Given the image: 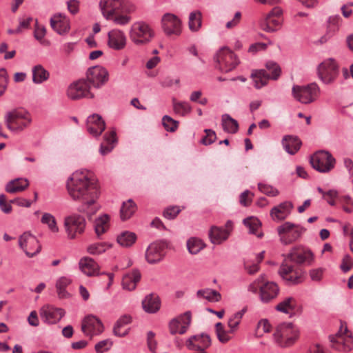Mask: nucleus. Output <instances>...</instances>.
I'll return each mask as SVG.
<instances>
[{"mask_svg": "<svg viewBox=\"0 0 353 353\" xmlns=\"http://www.w3.org/2000/svg\"><path fill=\"white\" fill-rule=\"evenodd\" d=\"M338 193L334 190H330L324 194V199L330 205H335V199L337 197Z\"/></svg>", "mask_w": 353, "mask_h": 353, "instance_id": "nucleus-64", "label": "nucleus"}, {"mask_svg": "<svg viewBox=\"0 0 353 353\" xmlns=\"http://www.w3.org/2000/svg\"><path fill=\"white\" fill-rule=\"evenodd\" d=\"M64 229L68 239L72 240L85 232V219L78 214H73L64 218Z\"/></svg>", "mask_w": 353, "mask_h": 353, "instance_id": "nucleus-5", "label": "nucleus"}, {"mask_svg": "<svg viewBox=\"0 0 353 353\" xmlns=\"http://www.w3.org/2000/svg\"><path fill=\"white\" fill-rule=\"evenodd\" d=\"M187 249L191 254H197L205 247V243L196 237L190 238L186 243Z\"/></svg>", "mask_w": 353, "mask_h": 353, "instance_id": "nucleus-41", "label": "nucleus"}, {"mask_svg": "<svg viewBox=\"0 0 353 353\" xmlns=\"http://www.w3.org/2000/svg\"><path fill=\"white\" fill-rule=\"evenodd\" d=\"M279 293V288L274 282L267 281L260 286V299L268 303L275 299Z\"/></svg>", "mask_w": 353, "mask_h": 353, "instance_id": "nucleus-22", "label": "nucleus"}, {"mask_svg": "<svg viewBox=\"0 0 353 353\" xmlns=\"http://www.w3.org/2000/svg\"><path fill=\"white\" fill-rule=\"evenodd\" d=\"M296 300L292 297H287L281 301L276 306V310L285 314H289L296 308Z\"/></svg>", "mask_w": 353, "mask_h": 353, "instance_id": "nucleus-44", "label": "nucleus"}, {"mask_svg": "<svg viewBox=\"0 0 353 353\" xmlns=\"http://www.w3.org/2000/svg\"><path fill=\"white\" fill-rule=\"evenodd\" d=\"M310 163L316 171L327 173L334 168L336 159L330 152L319 150L310 157Z\"/></svg>", "mask_w": 353, "mask_h": 353, "instance_id": "nucleus-4", "label": "nucleus"}, {"mask_svg": "<svg viewBox=\"0 0 353 353\" xmlns=\"http://www.w3.org/2000/svg\"><path fill=\"white\" fill-rule=\"evenodd\" d=\"M251 77L254 81V86L256 89H260L267 85L270 80V74L265 69L256 70L252 72Z\"/></svg>", "mask_w": 353, "mask_h": 353, "instance_id": "nucleus-36", "label": "nucleus"}, {"mask_svg": "<svg viewBox=\"0 0 353 353\" xmlns=\"http://www.w3.org/2000/svg\"><path fill=\"white\" fill-rule=\"evenodd\" d=\"M117 142L116 132L112 130L104 135V143L100 145L99 152L101 155H105L110 153L114 147V143Z\"/></svg>", "mask_w": 353, "mask_h": 353, "instance_id": "nucleus-35", "label": "nucleus"}, {"mask_svg": "<svg viewBox=\"0 0 353 353\" xmlns=\"http://www.w3.org/2000/svg\"><path fill=\"white\" fill-rule=\"evenodd\" d=\"M211 345L210 336L201 334L190 336L186 341V346L190 350L205 352Z\"/></svg>", "mask_w": 353, "mask_h": 353, "instance_id": "nucleus-16", "label": "nucleus"}, {"mask_svg": "<svg viewBox=\"0 0 353 353\" xmlns=\"http://www.w3.org/2000/svg\"><path fill=\"white\" fill-rule=\"evenodd\" d=\"M7 128L11 131L21 128L22 125V110L20 108L8 112L5 116Z\"/></svg>", "mask_w": 353, "mask_h": 353, "instance_id": "nucleus-29", "label": "nucleus"}, {"mask_svg": "<svg viewBox=\"0 0 353 353\" xmlns=\"http://www.w3.org/2000/svg\"><path fill=\"white\" fill-rule=\"evenodd\" d=\"M90 88L87 81L81 79L71 83L67 89V96L77 100L83 97L92 99L94 94L90 92Z\"/></svg>", "mask_w": 353, "mask_h": 353, "instance_id": "nucleus-13", "label": "nucleus"}, {"mask_svg": "<svg viewBox=\"0 0 353 353\" xmlns=\"http://www.w3.org/2000/svg\"><path fill=\"white\" fill-rule=\"evenodd\" d=\"M165 246L162 243L153 242L149 245L145 252V259L149 263H156L161 261L164 255Z\"/></svg>", "mask_w": 353, "mask_h": 353, "instance_id": "nucleus-21", "label": "nucleus"}, {"mask_svg": "<svg viewBox=\"0 0 353 353\" xmlns=\"http://www.w3.org/2000/svg\"><path fill=\"white\" fill-rule=\"evenodd\" d=\"M243 223L248 228L249 233L254 234L259 238L263 236V233L258 231L260 229L261 223L257 218L253 216L248 217L244 219Z\"/></svg>", "mask_w": 353, "mask_h": 353, "instance_id": "nucleus-40", "label": "nucleus"}, {"mask_svg": "<svg viewBox=\"0 0 353 353\" xmlns=\"http://www.w3.org/2000/svg\"><path fill=\"white\" fill-rule=\"evenodd\" d=\"M180 212L181 209L178 206H171L164 211L163 215L166 219L172 220L176 218Z\"/></svg>", "mask_w": 353, "mask_h": 353, "instance_id": "nucleus-59", "label": "nucleus"}, {"mask_svg": "<svg viewBox=\"0 0 353 353\" xmlns=\"http://www.w3.org/2000/svg\"><path fill=\"white\" fill-rule=\"evenodd\" d=\"M162 28L167 35H176L181 34V21L179 17L172 13H165L161 19Z\"/></svg>", "mask_w": 353, "mask_h": 353, "instance_id": "nucleus-14", "label": "nucleus"}, {"mask_svg": "<svg viewBox=\"0 0 353 353\" xmlns=\"http://www.w3.org/2000/svg\"><path fill=\"white\" fill-rule=\"evenodd\" d=\"M141 273L137 270H134L130 273L123 276L122 279V287L123 289L132 291L134 290L137 284L141 279Z\"/></svg>", "mask_w": 353, "mask_h": 353, "instance_id": "nucleus-33", "label": "nucleus"}, {"mask_svg": "<svg viewBox=\"0 0 353 353\" xmlns=\"http://www.w3.org/2000/svg\"><path fill=\"white\" fill-rule=\"evenodd\" d=\"M65 314L61 308H56L50 305H45L40 310V316L42 321L48 324H54Z\"/></svg>", "mask_w": 353, "mask_h": 353, "instance_id": "nucleus-17", "label": "nucleus"}, {"mask_svg": "<svg viewBox=\"0 0 353 353\" xmlns=\"http://www.w3.org/2000/svg\"><path fill=\"white\" fill-rule=\"evenodd\" d=\"M15 200H10V203H7L6 195L0 194V209L6 214H8L12 211L10 203H14Z\"/></svg>", "mask_w": 353, "mask_h": 353, "instance_id": "nucleus-57", "label": "nucleus"}, {"mask_svg": "<svg viewBox=\"0 0 353 353\" xmlns=\"http://www.w3.org/2000/svg\"><path fill=\"white\" fill-rule=\"evenodd\" d=\"M72 282L70 277L62 276L59 278L56 283L57 293L61 298H65L68 294L65 289Z\"/></svg>", "mask_w": 353, "mask_h": 353, "instance_id": "nucleus-52", "label": "nucleus"}, {"mask_svg": "<svg viewBox=\"0 0 353 353\" xmlns=\"http://www.w3.org/2000/svg\"><path fill=\"white\" fill-rule=\"evenodd\" d=\"M162 124L165 130L168 132H174L178 127V122L168 115L163 116Z\"/></svg>", "mask_w": 353, "mask_h": 353, "instance_id": "nucleus-54", "label": "nucleus"}, {"mask_svg": "<svg viewBox=\"0 0 353 353\" xmlns=\"http://www.w3.org/2000/svg\"><path fill=\"white\" fill-rule=\"evenodd\" d=\"M197 296L205 299L210 302H218L221 298V294L219 292L210 288L198 290Z\"/></svg>", "mask_w": 353, "mask_h": 353, "instance_id": "nucleus-46", "label": "nucleus"}, {"mask_svg": "<svg viewBox=\"0 0 353 353\" xmlns=\"http://www.w3.org/2000/svg\"><path fill=\"white\" fill-rule=\"evenodd\" d=\"M8 85L7 72L4 68L0 69V96L2 95Z\"/></svg>", "mask_w": 353, "mask_h": 353, "instance_id": "nucleus-60", "label": "nucleus"}, {"mask_svg": "<svg viewBox=\"0 0 353 353\" xmlns=\"http://www.w3.org/2000/svg\"><path fill=\"white\" fill-rule=\"evenodd\" d=\"M192 322V313L187 311L171 319L168 323L169 332L172 335L184 334Z\"/></svg>", "mask_w": 353, "mask_h": 353, "instance_id": "nucleus-10", "label": "nucleus"}, {"mask_svg": "<svg viewBox=\"0 0 353 353\" xmlns=\"http://www.w3.org/2000/svg\"><path fill=\"white\" fill-rule=\"evenodd\" d=\"M79 267L80 270L88 276H96L103 274L101 273L98 263L88 256L83 257L79 260Z\"/></svg>", "mask_w": 353, "mask_h": 353, "instance_id": "nucleus-24", "label": "nucleus"}, {"mask_svg": "<svg viewBox=\"0 0 353 353\" xmlns=\"http://www.w3.org/2000/svg\"><path fill=\"white\" fill-rule=\"evenodd\" d=\"M155 334L152 331H149L147 333V343L148 347L150 349V350L152 352H154L156 347H157V341L154 339Z\"/></svg>", "mask_w": 353, "mask_h": 353, "instance_id": "nucleus-62", "label": "nucleus"}, {"mask_svg": "<svg viewBox=\"0 0 353 353\" xmlns=\"http://www.w3.org/2000/svg\"><path fill=\"white\" fill-rule=\"evenodd\" d=\"M123 4V0H101L99 6L103 17L106 19H111L114 14L120 10Z\"/></svg>", "mask_w": 353, "mask_h": 353, "instance_id": "nucleus-27", "label": "nucleus"}, {"mask_svg": "<svg viewBox=\"0 0 353 353\" xmlns=\"http://www.w3.org/2000/svg\"><path fill=\"white\" fill-rule=\"evenodd\" d=\"M329 338L332 347L338 351L349 352L353 349V338L350 335L336 334Z\"/></svg>", "mask_w": 353, "mask_h": 353, "instance_id": "nucleus-23", "label": "nucleus"}, {"mask_svg": "<svg viewBox=\"0 0 353 353\" xmlns=\"http://www.w3.org/2000/svg\"><path fill=\"white\" fill-rule=\"evenodd\" d=\"M110 248L111 245L106 242L93 243L87 247V252L92 255H100Z\"/></svg>", "mask_w": 353, "mask_h": 353, "instance_id": "nucleus-45", "label": "nucleus"}, {"mask_svg": "<svg viewBox=\"0 0 353 353\" xmlns=\"http://www.w3.org/2000/svg\"><path fill=\"white\" fill-rule=\"evenodd\" d=\"M218 68L223 72L233 70L240 63L237 56L228 47L221 48L214 55Z\"/></svg>", "mask_w": 353, "mask_h": 353, "instance_id": "nucleus-6", "label": "nucleus"}, {"mask_svg": "<svg viewBox=\"0 0 353 353\" xmlns=\"http://www.w3.org/2000/svg\"><path fill=\"white\" fill-rule=\"evenodd\" d=\"M41 222L46 225L50 231L53 233H57L59 230L55 217L50 213H44L41 219Z\"/></svg>", "mask_w": 353, "mask_h": 353, "instance_id": "nucleus-50", "label": "nucleus"}, {"mask_svg": "<svg viewBox=\"0 0 353 353\" xmlns=\"http://www.w3.org/2000/svg\"><path fill=\"white\" fill-rule=\"evenodd\" d=\"M67 8L72 14H76L79 11L80 2L78 0H69L67 1Z\"/></svg>", "mask_w": 353, "mask_h": 353, "instance_id": "nucleus-63", "label": "nucleus"}, {"mask_svg": "<svg viewBox=\"0 0 353 353\" xmlns=\"http://www.w3.org/2000/svg\"><path fill=\"white\" fill-rule=\"evenodd\" d=\"M108 44L110 48L119 50L126 45V37L123 32L119 30H112L108 32Z\"/></svg>", "mask_w": 353, "mask_h": 353, "instance_id": "nucleus-28", "label": "nucleus"}, {"mask_svg": "<svg viewBox=\"0 0 353 353\" xmlns=\"http://www.w3.org/2000/svg\"><path fill=\"white\" fill-rule=\"evenodd\" d=\"M205 132L206 135L202 139L201 143L205 145H210L214 143L216 139L215 132L210 129H205Z\"/></svg>", "mask_w": 353, "mask_h": 353, "instance_id": "nucleus-56", "label": "nucleus"}, {"mask_svg": "<svg viewBox=\"0 0 353 353\" xmlns=\"http://www.w3.org/2000/svg\"><path fill=\"white\" fill-rule=\"evenodd\" d=\"M319 78L325 84L333 83L339 75V65L332 58L325 59L317 68Z\"/></svg>", "mask_w": 353, "mask_h": 353, "instance_id": "nucleus-9", "label": "nucleus"}, {"mask_svg": "<svg viewBox=\"0 0 353 353\" xmlns=\"http://www.w3.org/2000/svg\"><path fill=\"white\" fill-rule=\"evenodd\" d=\"M110 227V216L103 214L99 216L94 221V228L98 237L105 233Z\"/></svg>", "mask_w": 353, "mask_h": 353, "instance_id": "nucleus-37", "label": "nucleus"}, {"mask_svg": "<svg viewBox=\"0 0 353 353\" xmlns=\"http://www.w3.org/2000/svg\"><path fill=\"white\" fill-rule=\"evenodd\" d=\"M142 307L147 313H156L161 307V301L159 296L154 294L147 295L142 301Z\"/></svg>", "mask_w": 353, "mask_h": 353, "instance_id": "nucleus-30", "label": "nucleus"}, {"mask_svg": "<svg viewBox=\"0 0 353 353\" xmlns=\"http://www.w3.org/2000/svg\"><path fill=\"white\" fill-rule=\"evenodd\" d=\"M108 80L109 72L105 68L101 65L91 67L87 72L88 83L97 89L103 87Z\"/></svg>", "mask_w": 353, "mask_h": 353, "instance_id": "nucleus-11", "label": "nucleus"}, {"mask_svg": "<svg viewBox=\"0 0 353 353\" xmlns=\"http://www.w3.org/2000/svg\"><path fill=\"white\" fill-rule=\"evenodd\" d=\"M32 81L36 84H40L49 79L50 73L41 65L32 68Z\"/></svg>", "mask_w": 353, "mask_h": 353, "instance_id": "nucleus-38", "label": "nucleus"}, {"mask_svg": "<svg viewBox=\"0 0 353 353\" xmlns=\"http://www.w3.org/2000/svg\"><path fill=\"white\" fill-rule=\"evenodd\" d=\"M274 336L281 345L289 346L298 338L299 330L292 323H283L276 327Z\"/></svg>", "mask_w": 353, "mask_h": 353, "instance_id": "nucleus-8", "label": "nucleus"}, {"mask_svg": "<svg viewBox=\"0 0 353 353\" xmlns=\"http://www.w3.org/2000/svg\"><path fill=\"white\" fill-rule=\"evenodd\" d=\"M52 28L59 34L67 33L70 30V20L63 14H54L50 19Z\"/></svg>", "mask_w": 353, "mask_h": 353, "instance_id": "nucleus-26", "label": "nucleus"}, {"mask_svg": "<svg viewBox=\"0 0 353 353\" xmlns=\"http://www.w3.org/2000/svg\"><path fill=\"white\" fill-rule=\"evenodd\" d=\"M41 249L39 241L30 232H23V252L29 257L38 254Z\"/></svg>", "mask_w": 353, "mask_h": 353, "instance_id": "nucleus-18", "label": "nucleus"}, {"mask_svg": "<svg viewBox=\"0 0 353 353\" xmlns=\"http://www.w3.org/2000/svg\"><path fill=\"white\" fill-rule=\"evenodd\" d=\"M320 88L316 83L307 85H294L292 89V94L295 100L303 104H309L319 97Z\"/></svg>", "mask_w": 353, "mask_h": 353, "instance_id": "nucleus-2", "label": "nucleus"}, {"mask_svg": "<svg viewBox=\"0 0 353 353\" xmlns=\"http://www.w3.org/2000/svg\"><path fill=\"white\" fill-rule=\"evenodd\" d=\"M137 236L134 232L125 231L117 236V243L123 247H130L136 241Z\"/></svg>", "mask_w": 353, "mask_h": 353, "instance_id": "nucleus-43", "label": "nucleus"}, {"mask_svg": "<svg viewBox=\"0 0 353 353\" xmlns=\"http://www.w3.org/2000/svg\"><path fill=\"white\" fill-rule=\"evenodd\" d=\"M353 266V261L351 256L348 254L345 255L343 259L342 263L340 265L341 270L343 272H347Z\"/></svg>", "mask_w": 353, "mask_h": 353, "instance_id": "nucleus-61", "label": "nucleus"}, {"mask_svg": "<svg viewBox=\"0 0 353 353\" xmlns=\"http://www.w3.org/2000/svg\"><path fill=\"white\" fill-rule=\"evenodd\" d=\"M172 105L175 112L182 116L189 114L192 110V107L188 101H180L173 99Z\"/></svg>", "mask_w": 353, "mask_h": 353, "instance_id": "nucleus-49", "label": "nucleus"}, {"mask_svg": "<svg viewBox=\"0 0 353 353\" xmlns=\"http://www.w3.org/2000/svg\"><path fill=\"white\" fill-rule=\"evenodd\" d=\"M154 36V32L151 26L143 21L134 23L130 30V38L137 45L150 42Z\"/></svg>", "mask_w": 353, "mask_h": 353, "instance_id": "nucleus-3", "label": "nucleus"}, {"mask_svg": "<svg viewBox=\"0 0 353 353\" xmlns=\"http://www.w3.org/2000/svg\"><path fill=\"white\" fill-rule=\"evenodd\" d=\"M202 24V14L199 10H195L190 13L188 26L192 32H197L201 28Z\"/></svg>", "mask_w": 353, "mask_h": 353, "instance_id": "nucleus-42", "label": "nucleus"}, {"mask_svg": "<svg viewBox=\"0 0 353 353\" xmlns=\"http://www.w3.org/2000/svg\"><path fill=\"white\" fill-rule=\"evenodd\" d=\"M66 186L70 196L81 203L79 212L92 215L97 211L96 203L100 191L92 172L87 170L75 171L67 180Z\"/></svg>", "mask_w": 353, "mask_h": 353, "instance_id": "nucleus-1", "label": "nucleus"}, {"mask_svg": "<svg viewBox=\"0 0 353 353\" xmlns=\"http://www.w3.org/2000/svg\"><path fill=\"white\" fill-rule=\"evenodd\" d=\"M265 68V70L270 74V79L277 80L281 76V69L277 63L273 61H267Z\"/></svg>", "mask_w": 353, "mask_h": 353, "instance_id": "nucleus-51", "label": "nucleus"}, {"mask_svg": "<svg viewBox=\"0 0 353 353\" xmlns=\"http://www.w3.org/2000/svg\"><path fill=\"white\" fill-rule=\"evenodd\" d=\"M6 191L10 194H14L22 191V180L17 178L9 181L6 185Z\"/></svg>", "mask_w": 353, "mask_h": 353, "instance_id": "nucleus-53", "label": "nucleus"}, {"mask_svg": "<svg viewBox=\"0 0 353 353\" xmlns=\"http://www.w3.org/2000/svg\"><path fill=\"white\" fill-rule=\"evenodd\" d=\"M112 342L107 339L99 341L95 345V350L97 353H103L108 350L112 346Z\"/></svg>", "mask_w": 353, "mask_h": 353, "instance_id": "nucleus-58", "label": "nucleus"}, {"mask_svg": "<svg viewBox=\"0 0 353 353\" xmlns=\"http://www.w3.org/2000/svg\"><path fill=\"white\" fill-rule=\"evenodd\" d=\"M245 312V309H242L241 310L233 314L228 319V325L230 328V332L231 333H234L238 328L241 319Z\"/></svg>", "mask_w": 353, "mask_h": 353, "instance_id": "nucleus-48", "label": "nucleus"}, {"mask_svg": "<svg viewBox=\"0 0 353 353\" xmlns=\"http://www.w3.org/2000/svg\"><path fill=\"white\" fill-rule=\"evenodd\" d=\"M230 236V231L222 227L212 226L209 232L210 241L213 244H221L227 240Z\"/></svg>", "mask_w": 353, "mask_h": 353, "instance_id": "nucleus-32", "label": "nucleus"}, {"mask_svg": "<svg viewBox=\"0 0 353 353\" xmlns=\"http://www.w3.org/2000/svg\"><path fill=\"white\" fill-rule=\"evenodd\" d=\"M294 205L291 201H284L272 208L270 216L273 221L277 222L281 221L291 214Z\"/></svg>", "mask_w": 353, "mask_h": 353, "instance_id": "nucleus-25", "label": "nucleus"}, {"mask_svg": "<svg viewBox=\"0 0 353 353\" xmlns=\"http://www.w3.org/2000/svg\"><path fill=\"white\" fill-rule=\"evenodd\" d=\"M86 126L90 134L97 137L104 131L105 123L101 116L93 114L88 117Z\"/></svg>", "mask_w": 353, "mask_h": 353, "instance_id": "nucleus-19", "label": "nucleus"}, {"mask_svg": "<svg viewBox=\"0 0 353 353\" xmlns=\"http://www.w3.org/2000/svg\"><path fill=\"white\" fill-rule=\"evenodd\" d=\"M290 260L297 264H312L314 256L313 252L307 248L303 246L294 247L288 254L285 260Z\"/></svg>", "mask_w": 353, "mask_h": 353, "instance_id": "nucleus-12", "label": "nucleus"}, {"mask_svg": "<svg viewBox=\"0 0 353 353\" xmlns=\"http://www.w3.org/2000/svg\"><path fill=\"white\" fill-rule=\"evenodd\" d=\"M222 127L225 132L228 133L234 134L239 130L238 121L232 118L230 115L224 114L222 115Z\"/></svg>", "mask_w": 353, "mask_h": 353, "instance_id": "nucleus-39", "label": "nucleus"}, {"mask_svg": "<svg viewBox=\"0 0 353 353\" xmlns=\"http://www.w3.org/2000/svg\"><path fill=\"white\" fill-rule=\"evenodd\" d=\"M259 190L263 194L269 196H276L279 194V190L272 185L259 183L258 184Z\"/></svg>", "mask_w": 353, "mask_h": 353, "instance_id": "nucleus-55", "label": "nucleus"}, {"mask_svg": "<svg viewBox=\"0 0 353 353\" xmlns=\"http://www.w3.org/2000/svg\"><path fill=\"white\" fill-rule=\"evenodd\" d=\"M282 145L286 152L292 155L300 149L301 141L297 137L286 135L282 139Z\"/></svg>", "mask_w": 353, "mask_h": 353, "instance_id": "nucleus-31", "label": "nucleus"}, {"mask_svg": "<svg viewBox=\"0 0 353 353\" xmlns=\"http://www.w3.org/2000/svg\"><path fill=\"white\" fill-rule=\"evenodd\" d=\"M81 330L85 335L92 336L101 334L103 331V325L95 316L88 315L83 320Z\"/></svg>", "mask_w": 353, "mask_h": 353, "instance_id": "nucleus-15", "label": "nucleus"}, {"mask_svg": "<svg viewBox=\"0 0 353 353\" xmlns=\"http://www.w3.org/2000/svg\"><path fill=\"white\" fill-rule=\"evenodd\" d=\"M137 209L134 202L132 199L123 202L120 212L122 220H127L135 212Z\"/></svg>", "mask_w": 353, "mask_h": 353, "instance_id": "nucleus-47", "label": "nucleus"}, {"mask_svg": "<svg viewBox=\"0 0 353 353\" xmlns=\"http://www.w3.org/2000/svg\"><path fill=\"white\" fill-rule=\"evenodd\" d=\"M132 321L130 316L124 315L121 316L113 327L114 334L117 336L123 337L128 334L129 328H125V327L130 324Z\"/></svg>", "mask_w": 353, "mask_h": 353, "instance_id": "nucleus-34", "label": "nucleus"}, {"mask_svg": "<svg viewBox=\"0 0 353 353\" xmlns=\"http://www.w3.org/2000/svg\"><path fill=\"white\" fill-rule=\"evenodd\" d=\"M279 240L283 245H290L299 239L305 229L299 225L287 221L279 225L277 229Z\"/></svg>", "mask_w": 353, "mask_h": 353, "instance_id": "nucleus-7", "label": "nucleus"}, {"mask_svg": "<svg viewBox=\"0 0 353 353\" xmlns=\"http://www.w3.org/2000/svg\"><path fill=\"white\" fill-rule=\"evenodd\" d=\"M280 276L290 284H297L301 282V272L294 270L292 265L283 262L279 270Z\"/></svg>", "mask_w": 353, "mask_h": 353, "instance_id": "nucleus-20", "label": "nucleus"}]
</instances>
